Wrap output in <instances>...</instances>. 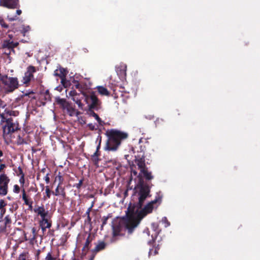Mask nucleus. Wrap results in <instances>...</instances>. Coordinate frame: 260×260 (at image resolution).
Segmentation results:
<instances>
[{"instance_id":"11","label":"nucleus","mask_w":260,"mask_h":260,"mask_svg":"<svg viewBox=\"0 0 260 260\" xmlns=\"http://www.w3.org/2000/svg\"><path fill=\"white\" fill-rule=\"evenodd\" d=\"M126 66L124 63H121L119 66L116 67V71L117 75L121 80L125 79L126 77Z\"/></svg>"},{"instance_id":"63","label":"nucleus","mask_w":260,"mask_h":260,"mask_svg":"<svg viewBox=\"0 0 260 260\" xmlns=\"http://www.w3.org/2000/svg\"><path fill=\"white\" fill-rule=\"evenodd\" d=\"M145 231H146V233L147 234V235H149L148 230H145V231H144V232H145Z\"/></svg>"},{"instance_id":"13","label":"nucleus","mask_w":260,"mask_h":260,"mask_svg":"<svg viewBox=\"0 0 260 260\" xmlns=\"http://www.w3.org/2000/svg\"><path fill=\"white\" fill-rule=\"evenodd\" d=\"M67 72L66 69L60 68L59 69H56L54 71V75L55 76L59 77L61 79V82L62 84H64V82L66 80V76Z\"/></svg>"},{"instance_id":"7","label":"nucleus","mask_w":260,"mask_h":260,"mask_svg":"<svg viewBox=\"0 0 260 260\" xmlns=\"http://www.w3.org/2000/svg\"><path fill=\"white\" fill-rule=\"evenodd\" d=\"M10 179L4 173L0 175V196H6L8 193V184Z\"/></svg>"},{"instance_id":"14","label":"nucleus","mask_w":260,"mask_h":260,"mask_svg":"<svg viewBox=\"0 0 260 260\" xmlns=\"http://www.w3.org/2000/svg\"><path fill=\"white\" fill-rule=\"evenodd\" d=\"M55 102L56 103L59 105L62 109L65 111V110L68 107V106L70 104L69 102H68L66 99H61L59 96H57L55 98Z\"/></svg>"},{"instance_id":"38","label":"nucleus","mask_w":260,"mask_h":260,"mask_svg":"<svg viewBox=\"0 0 260 260\" xmlns=\"http://www.w3.org/2000/svg\"><path fill=\"white\" fill-rule=\"evenodd\" d=\"M87 126L89 127V128L91 130L93 131L96 129V127H95V125L93 123H88L87 124Z\"/></svg>"},{"instance_id":"29","label":"nucleus","mask_w":260,"mask_h":260,"mask_svg":"<svg viewBox=\"0 0 260 260\" xmlns=\"http://www.w3.org/2000/svg\"><path fill=\"white\" fill-rule=\"evenodd\" d=\"M45 192H46V198L47 199L50 198L51 191L50 190L48 186H46Z\"/></svg>"},{"instance_id":"46","label":"nucleus","mask_w":260,"mask_h":260,"mask_svg":"<svg viewBox=\"0 0 260 260\" xmlns=\"http://www.w3.org/2000/svg\"><path fill=\"white\" fill-rule=\"evenodd\" d=\"M44 180L46 183H49L50 182V178L49 177V173H47L44 177Z\"/></svg>"},{"instance_id":"49","label":"nucleus","mask_w":260,"mask_h":260,"mask_svg":"<svg viewBox=\"0 0 260 260\" xmlns=\"http://www.w3.org/2000/svg\"><path fill=\"white\" fill-rule=\"evenodd\" d=\"M5 106L6 104H4V103L1 100H0V107L4 108L5 107Z\"/></svg>"},{"instance_id":"53","label":"nucleus","mask_w":260,"mask_h":260,"mask_svg":"<svg viewBox=\"0 0 260 260\" xmlns=\"http://www.w3.org/2000/svg\"><path fill=\"white\" fill-rule=\"evenodd\" d=\"M18 170H19V173L21 175H22L23 174H24V173H23V171H22V169L21 168V167H18Z\"/></svg>"},{"instance_id":"15","label":"nucleus","mask_w":260,"mask_h":260,"mask_svg":"<svg viewBox=\"0 0 260 260\" xmlns=\"http://www.w3.org/2000/svg\"><path fill=\"white\" fill-rule=\"evenodd\" d=\"M55 196H61L62 198H64L66 196L64 188L60 185V183L58 184L57 187L55 189V192H52Z\"/></svg>"},{"instance_id":"60","label":"nucleus","mask_w":260,"mask_h":260,"mask_svg":"<svg viewBox=\"0 0 260 260\" xmlns=\"http://www.w3.org/2000/svg\"><path fill=\"white\" fill-rule=\"evenodd\" d=\"M41 187H42V190H43V189H44V184H41Z\"/></svg>"},{"instance_id":"20","label":"nucleus","mask_w":260,"mask_h":260,"mask_svg":"<svg viewBox=\"0 0 260 260\" xmlns=\"http://www.w3.org/2000/svg\"><path fill=\"white\" fill-rule=\"evenodd\" d=\"M65 111L70 117L74 116L75 115V109L71 105V104L68 106V107L67 108Z\"/></svg>"},{"instance_id":"6","label":"nucleus","mask_w":260,"mask_h":260,"mask_svg":"<svg viewBox=\"0 0 260 260\" xmlns=\"http://www.w3.org/2000/svg\"><path fill=\"white\" fill-rule=\"evenodd\" d=\"M37 71L36 69L32 66H29L23 76L21 82L26 86L29 82L34 80V74Z\"/></svg>"},{"instance_id":"44","label":"nucleus","mask_w":260,"mask_h":260,"mask_svg":"<svg viewBox=\"0 0 260 260\" xmlns=\"http://www.w3.org/2000/svg\"><path fill=\"white\" fill-rule=\"evenodd\" d=\"M101 136H98V138H97V140L99 141V145H98L97 147H96V151H97V152H98V151L100 148V145H101Z\"/></svg>"},{"instance_id":"40","label":"nucleus","mask_w":260,"mask_h":260,"mask_svg":"<svg viewBox=\"0 0 260 260\" xmlns=\"http://www.w3.org/2000/svg\"><path fill=\"white\" fill-rule=\"evenodd\" d=\"M6 205V203L4 200H0V209H5L4 207Z\"/></svg>"},{"instance_id":"10","label":"nucleus","mask_w":260,"mask_h":260,"mask_svg":"<svg viewBox=\"0 0 260 260\" xmlns=\"http://www.w3.org/2000/svg\"><path fill=\"white\" fill-rule=\"evenodd\" d=\"M101 102L99 100V105L97 108H91L90 106L88 107V110L87 111V114L89 116L93 117L95 119L98 121L100 125H103V121L101 120V119L99 117V116L93 112V110H98L100 108Z\"/></svg>"},{"instance_id":"45","label":"nucleus","mask_w":260,"mask_h":260,"mask_svg":"<svg viewBox=\"0 0 260 260\" xmlns=\"http://www.w3.org/2000/svg\"><path fill=\"white\" fill-rule=\"evenodd\" d=\"M17 16H14L13 17H10L9 16H8V19L9 21H13L14 20H16L17 19Z\"/></svg>"},{"instance_id":"3","label":"nucleus","mask_w":260,"mask_h":260,"mask_svg":"<svg viewBox=\"0 0 260 260\" xmlns=\"http://www.w3.org/2000/svg\"><path fill=\"white\" fill-rule=\"evenodd\" d=\"M0 125L3 129V136L4 138L19 129L18 123L14 122L12 118H7L6 116L2 117L1 119Z\"/></svg>"},{"instance_id":"52","label":"nucleus","mask_w":260,"mask_h":260,"mask_svg":"<svg viewBox=\"0 0 260 260\" xmlns=\"http://www.w3.org/2000/svg\"><path fill=\"white\" fill-rule=\"evenodd\" d=\"M31 93H34V92L32 91H27L26 93L24 94V95L25 96H27Z\"/></svg>"},{"instance_id":"25","label":"nucleus","mask_w":260,"mask_h":260,"mask_svg":"<svg viewBox=\"0 0 260 260\" xmlns=\"http://www.w3.org/2000/svg\"><path fill=\"white\" fill-rule=\"evenodd\" d=\"M106 244L104 242H100L95 247V250L97 251L105 248Z\"/></svg>"},{"instance_id":"56","label":"nucleus","mask_w":260,"mask_h":260,"mask_svg":"<svg viewBox=\"0 0 260 260\" xmlns=\"http://www.w3.org/2000/svg\"><path fill=\"white\" fill-rule=\"evenodd\" d=\"M3 153L2 150H0V157L3 156ZM2 161V159L0 158V162Z\"/></svg>"},{"instance_id":"36","label":"nucleus","mask_w":260,"mask_h":260,"mask_svg":"<svg viewBox=\"0 0 260 260\" xmlns=\"http://www.w3.org/2000/svg\"><path fill=\"white\" fill-rule=\"evenodd\" d=\"M158 248L156 247L154 250L153 249H150V251H149V255H152V254H153V255H155L157 253V250H158Z\"/></svg>"},{"instance_id":"2","label":"nucleus","mask_w":260,"mask_h":260,"mask_svg":"<svg viewBox=\"0 0 260 260\" xmlns=\"http://www.w3.org/2000/svg\"><path fill=\"white\" fill-rule=\"evenodd\" d=\"M108 139L106 142L105 150L115 151L121 144V141L127 137V134L112 129L107 132Z\"/></svg>"},{"instance_id":"31","label":"nucleus","mask_w":260,"mask_h":260,"mask_svg":"<svg viewBox=\"0 0 260 260\" xmlns=\"http://www.w3.org/2000/svg\"><path fill=\"white\" fill-rule=\"evenodd\" d=\"M78 93H77L76 90H72L69 92V95L70 97H71V99H72V98L74 96H77V95Z\"/></svg>"},{"instance_id":"5","label":"nucleus","mask_w":260,"mask_h":260,"mask_svg":"<svg viewBox=\"0 0 260 260\" xmlns=\"http://www.w3.org/2000/svg\"><path fill=\"white\" fill-rule=\"evenodd\" d=\"M0 80L8 92H12L18 87V81L17 78L8 77L7 75L0 74Z\"/></svg>"},{"instance_id":"37","label":"nucleus","mask_w":260,"mask_h":260,"mask_svg":"<svg viewBox=\"0 0 260 260\" xmlns=\"http://www.w3.org/2000/svg\"><path fill=\"white\" fill-rule=\"evenodd\" d=\"M5 212H6L5 209H0V222L3 220V218L4 215L5 214Z\"/></svg>"},{"instance_id":"16","label":"nucleus","mask_w":260,"mask_h":260,"mask_svg":"<svg viewBox=\"0 0 260 260\" xmlns=\"http://www.w3.org/2000/svg\"><path fill=\"white\" fill-rule=\"evenodd\" d=\"M40 224L43 232H44L46 229L50 228L51 226V223L49 222L48 219L46 218V217L44 218H41Z\"/></svg>"},{"instance_id":"4","label":"nucleus","mask_w":260,"mask_h":260,"mask_svg":"<svg viewBox=\"0 0 260 260\" xmlns=\"http://www.w3.org/2000/svg\"><path fill=\"white\" fill-rule=\"evenodd\" d=\"M77 96L72 98V100L75 102L79 100H84V101L91 108H97L99 105V99L95 94L93 92L86 94L83 92L79 93Z\"/></svg>"},{"instance_id":"50","label":"nucleus","mask_w":260,"mask_h":260,"mask_svg":"<svg viewBox=\"0 0 260 260\" xmlns=\"http://www.w3.org/2000/svg\"><path fill=\"white\" fill-rule=\"evenodd\" d=\"M80 114H81L80 112H79V111H76V110H75V116H76L77 118H78V117H80V116H79V115H80Z\"/></svg>"},{"instance_id":"42","label":"nucleus","mask_w":260,"mask_h":260,"mask_svg":"<svg viewBox=\"0 0 260 260\" xmlns=\"http://www.w3.org/2000/svg\"><path fill=\"white\" fill-rule=\"evenodd\" d=\"M0 24L4 28H8V25L5 23L3 20H2V19H0Z\"/></svg>"},{"instance_id":"19","label":"nucleus","mask_w":260,"mask_h":260,"mask_svg":"<svg viewBox=\"0 0 260 260\" xmlns=\"http://www.w3.org/2000/svg\"><path fill=\"white\" fill-rule=\"evenodd\" d=\"M139 175L143 176L147 180H148L153 178V176L151 175V172H148L147 168L144 170H142V171L140 172Z\"/></svg>"},{"instance_id":"26","label":"nucleus","mask_w":260,"mask_h":260,"mask_svg":"<svg viewBox=\"0 0 260 260\" xmlns=\"http://www.w3.org/2000/svg\"><path fill=\"white\" fill-rule=\"evenodd\" d=\"M120 232V229L119 228L116 227L114 225L113 226V237H116V236H118L119 235V233Z\"/></svg>"},{"instance_id":"59","label":"nucleus","mask_w":260,"mask_h":260,"mask_svg":"<svg viewBox=\"0 0 260 260\" xmlns=\"http://www.w3.org/2000/svg\"><path fill=\"white\" fill-rule=\"evenodd\" d=\"M107 219V218H106L105 219V220L103 221V225L105 224L106 223Z\"/></svg>"},{"instance_id":"35","label":"nucleus","mask_w":260,"mask_h":260,"mask_svg":"<svg viewBox=\"0 0 260 260\" xmlns=\"http://www.w3.org/2000/svg\"><path fill=\"white\" fill-rule=\"evenodd\" d=\"M54 259H55L52 256L51 252H49L47 253V254L45 257V260H54Z\"/></svg>"},{"instance_id":"51","label":"nucleus","mask_w":260,"mask_h":260,"mask_svg":"<svg viewBox=\"0 0 260 260\" xmlns=\"http://www.w3.org/2000/svg\"><path fill=\"white\" fill-rule=\"evenodd\" d=\"M5 167L6 165L5 164H1L0 165V172H1V171L3 170Z\"/></svg>"},{"instance_id":"57","label":"nucleus","mask_w":260,"mask_h":260,"mask_svg":"<svg viewBox=\"0 0 260 260\" xmlns=\"http://www.w3.org/2000/svg\"><path fill=\"white\" fill-rule=\"evenodd\" d=\"M4 116H5V114L4 113H2V114L0 113V118H1V119H2V117H4Z\"/></svg>"},{"instance_id":"28","label":"nucleus","mask_w":260,"mask_h":260,"mask_svg":"<svg viewBox=\"0 0 260 260\" xmlns=\"http://www.w3.org/2000/svg\"><path fill=\"white\" fill-rule=\"evenodd\" d=\"M1 221H4V222L5 223V224H9L11 223V218L10 217L9 215H7L6 216H5V217L4 218V220H2Z\"/></svg>"},{"instance_id":"21","label":"nucleus","mask_w":260,"mask_h":260,"mask_svg":"<svg viewBox=\"0 0 260 260\" xmlns=\"http://www.w3.org/2000/svg\"><path fill=\"white\" fill-rule=\"evenodd\" d=\"M97 89L99 92L103 95H108L109 94V92L107 89L103 86H97Z\"/></svg>"},{"instance_id":"33","label":"nucleus","mask_w":260,"mask_h":260,"mask_svg":"<svg viewBox=\"0 0 260 260\" xmlns=\"http://www.w3.org/2000/svg\"><path fill=\"white\" fill-rule=\"evenodd\" d=\"M82 100H79L78 101L75 102L80 109H83L84 107V105L81 102Z\"/></svg>"},{"instance_id":"61","label":"nucleus","mask_w":260,"mask_h":260,"mask_svg":"<svg viewBox=\"0 0 260 260\" xmlns=\"http://www.w3.org/2000/svg\"><path fill=\"white\" fill-rule=\"evenodd\" d=\"M133 173H134V174L135 175H137V172H136V171H133Z\"/></svg>"},{"instance_id":"54","label":"nucleus","mask_w":260,"mask_h":260,"mask_svg":"<svg viewBox=\"0 0 260 260\" xmlns=\"http://www.w3.org/2000/svg\"><path fill=\"white\" fill-rule=\"evenodd\" d=\"M31 231H32V233L34 235V237H35L36 236V229L35 228H32L31 229Z\"/></svg>"},{"instance_id":"62","label":"nucleus","mask_w":260,"mask_h":260,"mask_svg":"<svg viewBox=\"0 0 260 260\" xmlns=\"http://www.w3.org/2000/svg\"><path fill=\"white\" fill-rule=\"evenodd\" d=\"M45 170H46V169H45V168H43V169H42L41 171H42V172H45Z\"/></svg>"},{"instance_id":"1","label":"nucleus","mask_w":260,"mask_h":260,"mask_svg":"<svg viewBox=\"0 0 260 260\" xmlns=\"http://www.w3.org/2000/svg\"><path fill=\"white\" fill-rule=\"evenodd\" d=\"M133 196L134 197L137 194L138 201L137 203H130L126 213L129 218L124 223V228L129 234L133 232L134 230L147 214L152 212L154 204L161 203L162 198V194L160 192H157L155 199L140 210L146 198L150 196V188L148 185L140 183L135 186Z\"/></svg>"},{"instance_id":"17","label":"nucleus","mask_w":260,"mask_h":260,"mask_svg":"<svg viewBox=\"0 0 260 260\" xmlns=\"http://www.w3.org/2000/svg\"><path fill=\"white\" fill-rule=\"evenodd\" d=\"M35 212L40 215L41 218L46 217L48 213V212L45 211L43 206L39 207L37 209L35 210Z\"/></svg>"},{"instance_id":"9","label":"nucleus","mask_w":260,"mask_h":260,"mask_svg":"<svg viewBox=\"0 0 260 260\" xmlns=\"http://www.w3.org/2000/svg\"><path fill=\"white\" fill-rule=\"evenodd\" d=\"M19 0H0V6L10 9L19 7Z\"/></svg>"},{"instance_id":"43","label":"nucleus","mask_w":260,"mask_h":260,"mask_svg":"<svg viewBox=\"0 0 260 260\" xmlns=\"http://www.w3.org/2000/svg\"><path fill=\"white\" fill-rule=\"evenodd\" d=\"M19 182L22 185H24V174H23L21 176L20 179H19Z\"/></svg>"},{"instance_id":"18","label":"nucleus","mask_w":260,"mask_h":260,"mask_svg":"<svg viewBox=\"0 0 260 260\" xmlns=\"http://www.w3.org/2000/svg\"><path fill=\"white\" fill-rule=\"evenodd\" d=\"M22 200L24 202V204L28 206L29 209H31L32 208V201H30V200L27 199L26 193H25V190L24 189H23V190H22Z\"/></svg>"},{"instance_id":"32","label":"nucleus","mask_w":260,"mask_h":260,"mask_svg":"<svg viewBox=\"0 0 260 260\" xmlns=\"http://www.w3.org/2000/svg\"><path fill=\"white\" fill-rule=\"evenodd\" d=\"M7 224H5L4 221L0 224V232H3L5 231L7 228Z\"/></svg>"},{"instance_id":"30","label":"nucleus","mask_w":260,"mask_h":260,"mask_svg":"<svg viewBox=\"0 0 260 260\" xmlns=\"http://www.w3.org/2000/svg\"><path fill=\"white\" fill-rule=\"evenodd\" d=\"M22 29L21 31H22V32L24 36L25 35V34L26 32H28L30 29L29 26H28V25H27V26L23 25L22 26Z\"/></svg>"},{"instance_id":"58","label":"nucleus","mask_w":260,"mask_h":260,"mask_svg":"<svg viewBox=\"0 0 260 260\" xmlns=\"http://www.w3.org/2000/svg\"><path fill=\"white\" fill-rule=\"evenodd\" d=\"M8 37H9V39H11V40H12V38H13V36H12V35H8Z\"/></svg>"},{"instance_id":"24","label":"nucleus","mask_w":260,"mask_h":260,"mask_svg":"<svg viewBox=\"0 0 260 260\" xmlns=\"http://www.w3.org/2000/svg\"><path fill=\"white\" fill-rule=\"evenodd\" d=\"M91 240L90 239V235H89L87 238L86 240V242L82 249V250H87L89 249V244L91 242Z\"/></svg>"},{"instance_id":"8","label":"nucleus","mask_w":260,"mask_h":260,"mask_svg":"<svg viewBox=\"0 0 260 260\" xmlns=\"http://www.w3.org/2000/svg\"><path fill=\"white\" fill-rule=\"evenodd\" d=\"M18 45V42H14L11 39H6L4 40L2 47L5 49L4 53L9 55L11 52H14V48Z\"/></svg>"},{"instance_id":"12","label":"nucleus","mask_w":260,"mask_h":260,"mask_svg":"<svg viewBox=\"0 0 260 260\" xmlns=\"http://www.w3.org/2000/svg\"><path fill=\"white\" fill-rule=\"evenodd\" d=\"M135 157L136 162L137 164L140 172L142 171V170L146 169V165L145 163L144 153H142V154L136 156Z\"/></svg>"},{"instance_id":"55","label":"nucleus","mask_w":260,"mask_h":260,"mask_svg":"<svg viewBox=\"0 0 260 260\" xmlns=\"http://www.w3.org/2000/svg\"><path fill=\"white\" fill-rule=\"evenodd\" d=\"M22 12L20 10H17L16 11V14L18 15H20L21 14Z\"/></svg>"},{"instance_id":"27","label":"nucleus","mask_w":260,"mask_h":260,"mask_svg":"<svg viewBox=\"0 0 260 260\" xmlns=\"http://www.w3.org/2000/svg\"><path fill=\"white\" fill-rule=\"evenodd\" d=\"M161 222H162V223L164 224V226H165V228H167V227L169 226L170 225V223L168 220V219H167L166 217H164L162 218Z\"/></svg>"},{"instance_id":"48","label":"nucleus","mask_w":260,"mask_h":260,"mask_svg":"<svg viewBox=\"0 0 260 260\" xmlns=\"http://www.w3.org/2000/svg\"><path fill=\"white\" fill-rule=\"evenodd\" d=\"M18 260H28V259H26L25 255L24 254H21L19 255Z\"/></svg>"},{"instance_id":"39","label":"nucleus","mask_w":260,"mask_h":260,"mask_svg":"<svg viewBox=\"0 0 260 260\" xmlns=\"http://www.w3.org/2000/svg\"><path fill=\"white\" fill-rule=\"evenodd\" d=\"M20 191V187L19 186L16 184L14 186V188H13V192H15V193H19Z\"/></svg>"},{"instance_id":"47","label":"nucleus","mask_w":260,"mask_h":260,"mask_svg":"<svg viewBox=\"0 0 260 260\" xmlns=\"http://www.w3.org/2000/svg\"><path fill=\"white\" fill-rule=\"evenodd\" d=\"M93 205V203L92 204L91 206L87 210L86 212V214L87 215L88 217H89V213L91 211V209L92 208Z\"/></svg>"},{"instance_id":"22","label":"nucleus","mask_w":260,"mask_h":260,"mask_svg":"<svg viewBox=\"0 0 260 260\" xmlns=\"http://www.w3.org/2000/svg\"><path fill=\"white\" fill-rule=\"evenodd\" d=\"M99 155V153L97 152V151H95L93 153V154L92 155V157H91L92 161L94 163V165H95L97 167L99 166L98 163H99V161L100 160L98 157Z\"/></svg>"},{"instance_id":"34","label":"nucleus","mask_w":260,"mask_h":260,"mask_svg":"<svg viewBox=\"0 0 260 260\" xmlns=\"http://www.w3.org/2000/svg\"><path fill=\"white\" fill-rule=\"evenodd\" d=\"M78 121L81 124H84L86 123V121L83 117L80 116L77 118Z\"/></svg>"},{"instance_id":"64","label":"nucleus","mask_w":260,"mask_h":260,"mask_svg":"<svg viewBox=\"0 0 260 260\" xmlns=\"http://www.w3.org/2000/svg\"><path fill=\"white\" fill-rule=\"evenodd\" d=\"M79 86V84H76V88H78Z\"/></svg>"},{"instance_id":"41","label":"nucleus","mask_w":260,"mask_h":260,"mask_svg":"<svg viewBox=\"0 0 260 260\" xmlns=\"http://www.w3.org/2000/svg\"><path fill=\"white\" fill-rule=\"evenodd\" d=\"M83 183V180H80L79 182L75 185H74V186H75L77 188L80 189L81 186H82Z\"/></svg>"},{"instance_id":"23","label":"nucleus","mask_w":260,"mask_h":260,"mask_svg":"<svg viewBox=\"0 0 260 260\" xmlns=\"http://www.w3.org/2000/svg\"><path fill=\"white\" fill-rule=\"evenodd\" d=\"M5 114H6L9 116H13L14 117L17 116L19 115V112L17 111H12L6 109L4 113Z\"/></svg>"}]
</instances>
